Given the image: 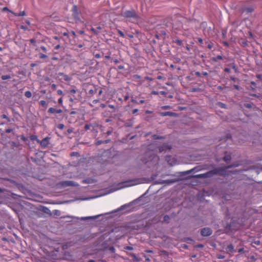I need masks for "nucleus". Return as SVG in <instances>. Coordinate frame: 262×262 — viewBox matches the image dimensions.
Masks as SVG:
<instances>
[{
  "label": "nucleus",
  "instance_id": "obj_1",
  "mask_svg": "<svg viewBox=\"0 0 262 262\" xmlns=\"http://www.w3.org/2000/svg\"><path fill=\"white\" fill-rule=\"evenodd\" d=\"M122 16L128 19L133 23H136L138 20V16L134 10H127L122 14Z\"/></svg>",
  "mask_w": 262,
  "mask_h": 262
},
{
  "label": "nucleus",
  "instance_id": "obj_2",
  "mask_svg": "<svg viewBox=\"0 0 262 262\" xmlns=\"http://www.w3.org/2000/svg\"><path fill=\"white\" fill-rule=\"evenodd\" d=\"M50 138L49 137H46L44 139H43L41 141H40L39 143H40L41 147L43 148L47 147V146L49 144V141Z\"/></svg>",
  "mask_w": 262,
  "mask_h": 262
},
{
  "label": "nucleus",
  "instance_id": "obj_3",
  "mask_svg": "<svg viewBox=\"0 0 262 262\" xmlns=\"http://www.w3.org/2000/svg\"><path fill=\"white\" fill-rule=\"evenodd\" d=\"M212 234V230L209 228H204L201 230V234L203 236H209Z\"/></svg>",
  "mask_w": 262,
  "mask_h": 262
},
{
  "label": "nucleus",
  "instance_id": "obj_4",
  "mask_svg": "<svg viewBox=\"0 0 262 262\" xmlns=\"http://www.w3.org/2000/svg\"><path fill=\"white\" fill-rule=\"evenodd\" d=\"M61 185L63 187L69 186H78V184L72 181H66L61 183Z\"/></svg>",
  "mask_w": 262,
  "mask_h": 262
},
{
  "label": "nucleus",
  "instance_id": "obj_5",
  "mask_svg": "<svg viewBox=\"0 0 262 262\" xmlns=\"http://www.w3.org/2000/svg\"><path fill=\"white\" fill-rule=\"evenodd\" d=\"M48 112L50 114H60L62 113V110L61 109H55L53 107L49 108Z\"/></svg>",
  "mask_w": 262,
  "mask_h": 262
},
{
  "label": "nucleus",
  "instance_id": "obj_6",
  "mask_svg": "<svg viewBox=\"0 0 262 262\" xmlns=\"http://www.w3.org/2000/svg\"><path fill=\"white\" fill-rule=\"evenodd\" d=\"M159 160V158L158 156H157L156 155H152L151 156V157H149V160H148L147 161H146L145 162H157Z\"/></svg>",
  "mask_w": 262,
  "mask_h": 262
},
{
  "label": "nucleus",
  "instance_id": "obj_7",
  "mask_svg": "<svg viewBox=\"0 0 262 262\" xmlns=\"http://www.w3.org/2000/svg\"><path fill=\"white\" fill-rule=\"evenodd\" d=\"M136 181H137V180H131V181L126 182H125V183H126V184H125L124 185V186L129 187V186H132L137 185L138 184V183H137Z\"/></svg>",
  "mask_w": 262,
  "mask_h": 262
},
{
  "label": "nucleus",
  "instance_id": "obj_8",
  "mask_svg": "<svg viewBox=\"0 0 262 262\" xmlns=\"http://www.w3.org/2000/svg\"><path fill=\"white\" fill-rule=\"evenodd\" d=\"M59 75L62 76L63 79L66 81H69L71 80V77H70L67 75L64 74L63 73H59Z\"/></svg>",
  "mask_w": 262,
  "mask_h": 262
},
{
  "label": "nucleus",
  "instance_id": "obj_9",
  "mask_svg": "<svg viewBox=\"0 0 262 262\" xmlns=\"http://www.w3.org/2000/svg\"><path fill=\"white\" fill-rule=\"evenodd\" d=\"M99 215H96V216H86V217H82L81 218V220H86L90 219H97Z\"/></svg>",
  "mask_w": 262,
  "mask_h": 262
},
{
  "label": "nucleus",
  "instance_id": "obj_10",
  "mask_svg": "<svg viewBox=\"0 0 262 262\" xmlns=\"http://www.w3.org/2000/svg\"><path fill=\"white\" fill-rule=\"evenodd\" d=\"M234 250V247L232 244L228 245L226 248L228 252H232Z\"/></svg>",
  "mask_w": 262,
  "mask_h": 262
},
{
  "label": "nucleus",
  "instance_id": "obj_11",
  "mask_svg": "<svg viewBox=\"0 0 262 262\" xmlns=\"http://www.w3.org/2000/svg\"><path fill=\"white\" fill-rule=\"evenodd\" d=\"M208 175H209L208 173H204V174H198V175L195 176V177L196 178H207L208 177Z\"/></svg>",
  "mask_w": 262,
  "mask_h": 262
},
{
  "label": "nucleus",
  "instance_id": "obj_12",
  "mask_svg": "<svg viewBox=\"0 0 262 262\" xmlns=\"http://www.w3.org/2000/svg\"><path fill=\"white\" fill-rule=\"evenodd\" d=\"M171 160H172L173 161V163L172 162H171L170 161H171V159H170V157H168L167 158V162H168V163L171 165V166H172L174 164H176V162L175 161V160L174 159V158H172Z\"/></svg>",
  "mask_w": 262,
  "mask_h": 262
},
{
  "label": "nucleus",
  "instance_id": "obj_13",
  "mask_svg": "<svg viewBox=\"0 0 262 262\" xmlns=\"http://www.w3.org/2000/svg\"><path fill=\"white\" fill-rule=\"evenodd\" d=\"M73 11L74 12V16L76 17L78 15V9L76 6H73Z\"/></svg>",
  "mask_w": 262,
  "mask_h": 262
},
{
  "label": "nucleus",
  "instance_id": "obj_14",
  "mask_svg": "<svg viewBox=\"0 0 262 262\" xmlns=\"http://www.w3.org/2000/svg\"><path fill=\"white\" fill-rule=\"evenodd\" d=\"M25 95L27 98H31L32 97V93L30 91H26L25 93Z\"/></svg>",
  "mask_w": 262,
  "mask_h": 262
},
{
  "label": "nucleus",
  "instance_id": "obj_15",
  "mask_svg": "<svg viewBox=\"0 0 262 262\" xmlns=\"http://www.w3.org/2000/svg\"><path fill=\"white\" fill-rule=\"evenodd\" d=\"M11 78V76L9 75H3L2 76V79L4 80L9 79Z\"/></svg>",
  "mask_w": 262,
  "mask_h": 262
},
{
  "label": "nucleus",
  "instance_id": "obj_16",
  "mask_svg": "<svg viewBox=\"0 0 262 262\" xmlns=\"http://www.w3.org/2000/svg\"><path fill=\"white\" fill-rule=\"evenodd\" d=\"M39 103L42 106L47 107L48 104H47L46 101L45 100H41L39 102Z\"/></svg>",
  "mask_w": 262,
  "mask_h": 262
},
{
  "label": "nucleus",
  "instance_id": "obj_17",
  "mask_svg": "<svg viewBox=\"0 0 262 262\" xmlns=\"http://www.w3.org/2000/svg\"><path fill=\"white\" fill-rule=\"evenodd\" d=\"M224 161L226 162L229 161L231 160V156L230 155H226L224 157Z\"/></svg>",
  "mask_w": 262,
  "mask_h": 262
},
{
  "label": "nucleus",
  "instance_id": "obj_18",
  "mask_svg": "<svg viewBox=\"0 0 262 262\" xmlns=\"http://www.w3.org/2000/svg\"><path fill=\"white\" fill-rule=\"evenodd\" d=\"M25 14H26L25 12L24 11H22L18 13H15V15L18 16H24V15H25Z\"/></svg>",
  "mask_w": 262,
  "mask_h": 262
},
{
  "label": "nucleus",
  "instance_id": "obj_19",
  "mask_svg": "<svg viewBox=\"0 0 262 262\" xmlns=\"http://www.w3.org/2000/svg\"><path fill=\"white\" fill-rule=\"evenodd\" d=\"M31 139L33 140H36L38 143L40 142V140L37 139V137L36 136H32Z\"/></svg>",
  "mask_w": 262,
  "mask_h": 262
},
{
  "label": "nucleus",
  "instance_id": "obj_20",
  "mask_svg": "<svg viewBox=\"0 0 262 262\" xmlns=\"http://www.w3.org/2000/svg\"><path fill=\"white\" fill-rule=\"evenodd\" d=\"M64 125L63 124H59L57 126V127L60 129H63L64 128Z\"/></svg>",
  "mask_w": 262,
  "mask_h": 262
},
{
  "label": "nucleus",
  "instance_id": "obj_21",
  "mask_svg": "<svg viewBox=\"0 0 262 262\" xmlns=\"http://www.w3.org/2000/svg\"><path fill=\"white\" fill-rule=\"evenodd\" d=\"M176 43L180 46H182L183 45L182 41L179 39L176 40Z\"/></svg>",
  "mask_w": 262,
  "mask_h": 262
},
{
  "label": "nucleus",
  "instance_id": "obj_22",
  "mask_svg": "<svg viewBox=\"0 0 262 262\" xmlns=\"http://www.w3.org/2000/svg\"><path fill=\"white\" fill-rule=\"evenodd\" d=\"M193 170H195V171H198L200 170V169H199L198 167H195V168L190 170L189 171H188V173H190L191 171H192Z\"/></svg>",
  "mask_w": 262,
  "mask_h": 262
},
{
  "label": "nucleus",
  "instance_id": "obj_23",
  "mask_svg": "<svg viewBox=\"0 0 262 262\" xmlns=\"http://www.w3.org/2000/svg\"><path fill=\"white\" fill-rule=\"evenodd\" d=\"M118 34L121 36V37H124V34L123 33V32H122L121 31L118 30Z\"/></svg>",
  "mask_w": 262,
  "mask_h": 262
},
{
  "label": "nucleus",
  "instance_id": "obj_24",
  "mask_svg": "<svg viewBox=\"0 0 262 262\" xmlns=\"http://www.w3.org/2000/svg\"><path fill=\"white\" fill-rule=\"evenodd\" d=\"M47 57V55H45V54H42V53L39 54V57L40 58H41V59L45 58Z\"/></svg>",
  "mask_w": 262,
  "mask_h": 262
},
{
  "label": "nucleus",
  "instance_id": "obj_25",
  "mask_svg": "<svg viewBox=\"0 0 262 262\" xmlns=\"http://www.w3.org/2000/svg\"><path fill=\"white\" fill-rule=\"evenodd\" d=\"M90 127H91V125L90 124H86L85 126H84V128L85 130H88L90 128Z\"/></svg>",
  "mask_w": 262,
  "mask_h": 262
},
{
  "label": "nucleus",
  "instance_id": "obj_26",
  "mask_svg": "<svg viewBox=\"0 0 262 262\" xmlns=\"http://www.w3.org/2000/svg\"><path fill=\"white\" fill-rule=\"evenodd\" d=\"M223 59V57L221 55H217L216 57V59H215V60H222Z\"/></svg>",
  "mask_w": 262,
  "mask_h": 262
},
{
  "label": "nucleus",
  "instance_id": "obj_27",
  "mask_svg": "<svg viewBox=\"0 0 262 262\" xmlns=\"http://www.w3.org/2000/svg\"><path fill=\"white\" fill-rule=\"evenodd\" d=\"M253 244H254L255 245H260V242L259 240H257V241H254L253 243Z\"/></svg>",
  "mask_w": 262,
  "mask_h": 262
},
{
  "label": "nucleus",
  "instance_id": "obj_28",
  "mask_svg": "<svg viewBox=\"0 0 262 262\" xmlns=\"http://www.w3.org/2000/svg\"><path fill=\"white\" fill-rule=\"evenodd\" d=\"M57 94L59 95H63V92L62 90H58L57 91Z\"/></svg>",
  "mask_w": 262,
  "mask_h": 262
},
{
  "label": "nucleus",
  "instance_id": "obj_29",
  "mask_svg": "<svg viewBox=\"0 0 262 262\" xmlns=\"http://www.w3.org/2000/svg\"><path fill=\"white\" fill-rule=\"evenodd\" d=\"M58 103H59L60 104L62 105V103H63V99H62V98H59V99H58Z\"/></svg>",
  "mask_w": 262,
  "mask_h": 262
},
{
  "label": "nucleus",
  "instance_id": "obj_30",
  "mask_svg": "<svg viewBox=\"0 0 262 262\" xmlns=\"http://www.w3.org/2000/svg\"><path fill=\"white\" fill-rule=\"evenodd\" d=\"M172 113L171 112H165L163 114V116H166V115H172Z\"/></svg>",
  "mask_w": 262,
  "mask_h": 262
},
{
  "label": "nucleus",
  "instance_id": "obj_31",
  "mask_svg": "<svg viewBox=\"0 0 262 262\" xmlns=\"http://www.w3.org/2000/svg\"><path fill=\"white\" fill-rule=\"evenodd\" d=\"M40 49L45 52H47V49L44 46H41L40 47Z\"/></svg>",
  "mask_w": 262,
  "mask_h": 262
},
{
  "label": "nucleus",
  "instance_id": "obj_32",
  "mask_svg": "<svg viewBox=\"0 0 262 262\" xmlns=\"http://www.w3.org/2000/svg\"><path fill=\"white\" fill-rule=\"evenodd\" d=\"M159 94H161V95H165L166 94V93L165 92V91H160V92H159Z\"/></svg>",
  "mask_w": 262,
  "mask_h": 262
},
{
  "label": "nucleus",
  "instance_id": "obj_33",
  "mask_svg": "<svg viewBox=\"0 0 262 262\" xmlns=\"http://www.w3.org/2000/svg\"><path fill=\"white\" fill-rule=\"evenodd\" d=\"M71 35H72L74 37L76 36V33L74 31H72L70 33Z\"/></svg>",
  "mask_w": 262,
  "mask_h": 262
},
{
  "label": "nucleus",
  "instance_id": "obj_34",
  "mask_svg": "<svg viewBox=\"0 0 262 262\" xmlns=\"http://www.w3.org/2000/svg\"><path fill=\"white\" fill-rule=\"evenodd\" d=\"M2 117L4 119H7L9 120L8 118L7 117V116L5 114L3 115L2 116Z\"/></svg>",
  "mask_w": 262,
  "mask_h": 262
},
{
  "label": "nucleus",
  "instance_id": "obj_35",
  "mask_svg": "<svg viewBox=\"0 0 262 262\" xmlns=\"http://www.w3.org/2000/svg\"><path fill=\"white\" fill-rule=\"evenodd\" d=\"M152 94L154 95H159V92H157V91H152Z\"/></svg>",
  "mask_w": 262,
  "mask_h": 262
},
{
  "label": "nucleus",
  "instance_id": "obj_36",
  "mask_svg": "<svg viewBox=\"0 0 262 262\" xmlns=\"http://www.w3.org/2000/svg\"><path fill=\"white\" fill-rule=\"evenodd\" d=\"M57 85L55 84H52V88L55 90L56 89Z\"/></svg>",
  "mask_w": 262,
  "mask_h": 262
},
{
  "label": "nucleus",
  "instance_id": "obj_37",
  "mask_svg": "<svg viewBox=\"0 0 262 262\" xmlns=\"http://www.w3.org/2000/svg\"><path fill=\"white\" fill-rule=\"evenodd\" d=\"M73 129H72V128H70V129H69L68 130V133L69 134H71V133H72L73 132Z\"/></svg>",
  "mask_w": 262,
  "mask_h": 262
},
{
  "label": "nucleus",
  "instance_id": "obj_38",
  "mask_svg": "<svg viewBox=\"0 0 262 262\" xmlns=\"http://www.w3.org/2000/svg\"><path fill=\"white\" fill-rule=\"evenodd\" d=\"M76 92L74 89H72V90H70V93L72 94H75Z\"/></svg>",
  "mask_w": 262,
  "mask_h": 262
},
{
  "label": "nucleus",
  "instance_id": "obj_39",
  "mask_svg": "<svg viewBox=\"0 0 262 262\" xmlns=\"http://www.w3.org/2000/svg\"><path fill=\"white\" fill-rule=\"evenodd\" d=\"M224 70L225 72H228V73L230 72V69L229 68H225Z\"/></svg>",
  "mask_w": 262,
  "mask_h": 262
},
{
  "label": "nucleus",
  "instance_id": "obj_40",
  "mask_svg": "<svg viewBox=\"0 0 262 262\" xmlns=\"http://www.w3.org/2000/svg\"><path fill=\"white\" fill-rule=\"evenodd\" d=\"M154 137V139H161V137H160L159 136H156V135H155Z\"/></svg>",
  "mask_w": 262,
  "mask_h": 262
},
{
  "label": "nucleus",
  "instance_id": "obj_41",
  "mask_svg": "<svg viewBox=\"0 0 262 262\" xmlns=\"http://www.w3.org/2000/svg\"><path fill=\"white\" fill-rule=\"evenodd\" d=\"M198 41H199V42L200 43H203V39H202V38H199V39H198Z\"/></svg>",
  "mask_w": 262,
  "mask_h": 262
},
{
  "label": "nucleus",
  "instance_id": "obj_42",
  "mask_svg": "<svg viewBox=\"0 0 262 262\" xmlns=\"http://www.w3.org/2000/svg\"><path fill=\"white\" fill-rule=\"evenodd\" d=\"M6 133H11V132H12V129H7V130H6Z\"/></svg>",
  "mask_w": 262,
  "mask_h": 262
},
{
  "label": "nucleus",
  "instance_id": "obj_43",
  "mask_svg": "<svg viewBox=\"0 0 262 262\" xmlns=\"http://www.w3.org/2000/svg\"><path fill=\"white\" fill-rule=\"evenodd\" d=\"M220 106L222 107H225V104H223V103H220Z\"/></svg>",
  "mask_w": 262,
  "mask_h": 262
},
{
  "label": "nucleus",
  "instance_id": "obj_44",
  "mask_svg": "<svg viewBox=\"0 0 262 262\" xmlns=\"http://www.w3.org/2000/svg\"><path fill=\"white\" fill-rule=\"evenodd\" d=\"M164 148H166L168 149H170V146H168V145H164Z\"/></svg>",
  "mask_w": 262,
  "mask_h": 262
},
{
  "label": "nucleus",
  "instance_id": "obj_45",
  "mask_svg": "<svg viewBox=\"0 0 262 262\" xmlns=\"http://www.w3.org/2000/svg\"><path fill=\"white\" fill-rule=\"evenodd\" d=\"M163 108L164 109L168 108H169V106H163Z\"/></svg>",
  "mask_w": 262,
  "mask_h": 262
},
{
  "label": "nucleus",
  "instance_id": "obj_46",
  "mask_svg": "<svg viewBox=\"0 0 262 262\" xmlns=\"http://www.w3.org/2000/svg\"><path fill=\"white\" fill-rule=\"evenodd\" d=\"M63 35L64 36H68L69 34L68 33H67V32H64V33H63Z\"/></svg>",
  "mask_w": 262,
  "mask_h": 262
},
{
  "label": "nucleus",
  "instance_id": "obj_47",
  "mask_svg": "<svg viewBox=\"0 0 262 262\" xmlns=\"http://www.w3.org/2000/svg\"><path fill=\"white\" fill-rule=\"evenodd\" d=\"M208 48L211 49L212 48V46H211V45L209 44V45H208Z\"/></svg>",
  "mask_w": 262,
  "mask_h": 262
},
{
  "label": "nucleus",
  "instance_id": "obj_48",
  "mask_svg": "<svg viewBox=\"0 0 262 262\" xmlns=\"http://www.w3.org/2000/svg\"><path fill=\"white\" fill-rule=\"evenodd\" d=\"M163 148L164 147H161V148H159V150H160V152H161L162 150H164Z\"/></svg>",
  "mask_w": 262,
  "mask_h": 262
},
{
  "label": "nucleus",
  "instance_id": "obj_49",
  "mask_svg": "<svg viewBox=\"0 0 262 262\" xmlns=\"http://www.w3.org/2000/svg\"><path fill=\"white\" fill-rule=\"evenodd\" d=\"M198 247H199V248H203V245H199L198 246Z\"/></svg>",
  "mask_w": 262,
  "mask_h": 262
},
{
  "label": "nucleus",
  "instance_id": "obj_50",
  "mask_svg": "<svg viewBox=\"0 0 262 262\" xmlns=\"http://www.w3.org/2000/svg\"><path fill=\"white\" fill-rule=\"evenodd\" d=\"M186 49L188 50V51H189L190 50V48L188 46H186Z\"/></svg>",
  "mask_w": 262,
  "mask_h": 262
},
{
  "label": "nucleus",
  "instance_id": "obj_51",
  "mask_svg": "<svg viewBox=\"0 0 262 262\" xmlns=\"http://www.w3.org/2000/svg\"><path fill=\"white\" fill-rule=\"evenodd\" d=\"M138 112V110H137V109H136V110H134L133 113H136V112Z\"/></svg>",
  "mask_w": 262,
  "mask_h": 262
},
{
  "label": "nucleus",
  "instance_id": "obj_52",
  "mask_svg": "<svg viewBox=\"0 0 262 262\" xmlns=\"http://www.w3.org/2000/svg\"><path fill=\"white\" fill-rule=\"evenodd\" d=\"M246 106H247V107H251V105H250V104H247L246 105Z\"/></svg>",
  "mask_w": 262,
  "mask_h": 262
},
{
  "label": "nucleus",
  "instance_id": "obj_53",
  "mask_svg": "<svg viewBox=\"0 0 262 262\" xmlns=\"http://www.w3.org/2000/svg\"><path fill=\"white\" fill-rule=\"evenodd\" d=\"M30 41L32 43H34L35 42V40L34 39H31Z\"/></svg>",
  "mask_w": 262,
  "mask_h": 262
},
{
  "label": "nucleus",
  "instance_id": "obj_54",
  "mask_svg": "<svg viewBox=\"0 0 262 262\" xmlns=\"http://www.w3.org/2000/svg\"><path fill=\"white\" fill-rule=\"evenodd\" d=\"M60 48V45H57L56 47V49H58Z\"/></svg>",
  "mask_w": 262,
  "mask_h": 262
},
{
  "label": "nucleus",
  "instance_id": "obj_55",
  "mask_svg": "<svg viewBox=\"0 0 262 262\" xmlns=\"http://www.w3.org/2000/svg\"><path fill=\"white\" fill-rule=\"evenodd\" d=\"M132 249H133V248L130 247H127V249H128V250H132Z\"/></svg>",
  "mask_w": 262,
  "mask_h": 262
},
{
  "label": "nucleus",
  "instance_id": "obj_56",
  "mask_svg": "<svg viewBox=\"0 0 262 262\" xmlns=\"http://www.w3.org/2000/svg\"><path fill=\"white\" fill-rule=\"evenodd\" d=\"M224 256H219V258H224Z\"/></svg>",
  "mask_w": 262,
  "mask_h": 262
},
{
  "label": "nucleus",
  "instance_id": "obj_57",
  "mask_svg": "<svg viewBox=\"0 0 262 262\" xmlns=\"http://www.w3.org/2000/svg\"><path fill=\"white\" fill-rule=\"evenodd\" d=\"M234 86H235V89H236L237 90L238 89V86L237 85H235Z\"/></svg>",
  "mask_w": 262,
  "mask_h": 262
},
{
  "label": "nucleus",
  "instance_id": "obj_58",
  "mask_svg": "<svg viewBox=\"0 0 262 262\" xmlns=\"http://www.w3.org/2000/svg\"><path fill=\"white\" fill-rule=\"evenodd\" d=\"M144 100H141V101H140V103H144Z\"/></svg>",
  "mask_w": 262,
  "mask_h": 262
},
{
  "label": "nucleus",
  "instance_id": "obj_59",
  "mask_svg": "<svg viewBox=\"0 0 262 262\" xmlns=\"http://www.w3.org/2000/svg\"><path fill=\"white\" fill-rule=\"evenodd\" d=\"M167 217L168 218V216H164L165 220H166V218H167Z\"/></svg>",
  "mask_w": 262,
  "mask_h": 262
},
{
  "label": "nucleus",
  "instance_id": "obj_60",
  "mask_svg": "<svg viewBox=\"0 0 262 262\" xmlns=\"http://www.w3.org/2000/svg\"><path fill=\"white\" fill-rule=\"evenodd\" d=\"M89 262H95V261H94V260H90L89 261Z\"/></svg>",
  "mask_w": 262,
  "mask_h": 262
},
{
  "label": "nucleus",
  "instance_id": "obj_61",
  "mask_svg": "<svg viewBox=\"0 0 262 262\" xmlns=\"http://www.w3.org/2000/svg\"><path fill=\"white\" fill-rule=\"evenodd\" d=\"M100 143H101V142H100V141H98V142H97V144H98V145H99V144H100Z\"/></svg>",
  "mask_w": 262,
  "mask_h": 262
},
{
  "label": "nucleus",
  "instance_id": "obj_62",
  "mask_svg": "<svg viewBox=\"0 0 262 262\" xmlns=\"http://www.w3.org/2000/svg\"><path fill=\"white\" fill-rule=\"evenodd\" d=\"M71 114H75V112H71Z\"/></svg>",
  "mask_w": 262,
  "mask_h": 262
},
{
  "label": "nucleus",
  "instance_id": "obj_63",
  "mask_svg": "<svg viewBox=\"0 0 262 262\" xmlns=\"http://www.w3.org/2000/svg\"><path fill=\"white\" fill-rule=\"evenodd\" d=\"M242 250H243V249H240V250H239V252H241V251H242Z\"/></svg>",
  "mask_w": 262,
  "mask_h": 262
},
{
  "label": "nucleus",
  "instance_id": "obj_64",
  "mask_svg": "<svg viewBox=\"0 0 262 262\" xmlns=\"http://www.w3.org/2000/svg\"><path fill=\"white\" fill-rule=\"evenodd\" d=\"M119 68H120V69H122V68H123V67H119Z\"/></svg>",
  "mask_w": 262,
  "mask_h": 262
}]
</instances>
